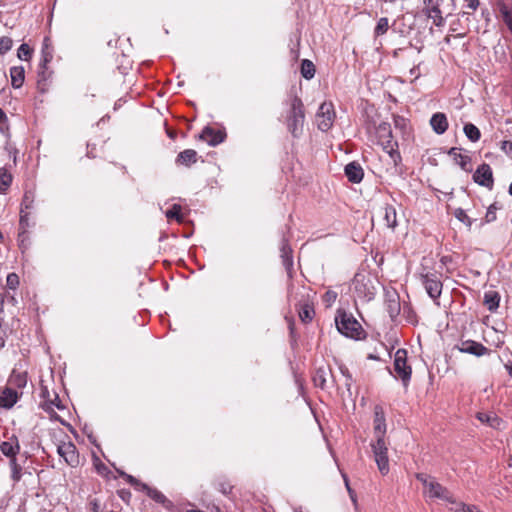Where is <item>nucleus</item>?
Segmentation results:
<instances>
[{
  "label": "nucleus",
  "mask_w": 512,
  "mask_h": 512,
  "mask_svg": "<svg viewBox=\"0 0 512 512\" xmlns=\"http://www.w3.org/2000/svg\"><path fill=\"white\" fill-rule=\"evenodd\" d=\"M284 123L294 138H299L303 134L305 108L302 100L296 95L290 99L289 108L284 114Z\"/></svg>",
  "instance_id": "f257e3e1"
},
{
  "label": "nucleus",
  "mask_w": 512,
  "mask_h": 512,
  "mask_svg": "<svg viewBox=\"0 0 512 512\" xmlns=\"http://www.w3.org/2000/svg\"><path fill=\"white\" fill-rule=\"evenodd\" d=\"M376 137L378 143L389 154L394 165L397 166L398 163L401 162V155L397 150V142L393 141L391 125L387 122H381L376 127Z\"/></svg>",
  "instance_id": "f03ea898"
},
{
  "label": "nucleus",
  "mask_w": 512,
  "mask_h": 512,
  "mask_svg": "<svg viewBox=\"0 0 512 512\" xmlns=\"http://www.w3.org/2000/svg\"><path fill=\"white\" fill-rule=\"evenodd\" d=\"M416 479L423 484V493L425 496L429 498L441 499L444 501L451 499V493L439 482H437L434 477L425 473H417Z\"/></svg>",
  "instance_id": "7ed1b4c3"
},
{
  "label": "nucleus",
  "mask_w": 512,
  "mask_h": 512,
  "mask_svg": "<svg viewBox=\"0 0 512 512\" xmlns=\"http://www.w3.org/2000/svg\"><path fill=\"white\" fill-rule=\"evenodd\" d=\"M337 330L344 336L352 339H360L363 332L359 322L345 312L339 313L335 318Z\"/></svg>",
  "instance_id": "20e7f679"
},
{
  "label": "nucleus",
  "mask_w": 512,
  "mask_h": 512,
  "mask_svg": "<svg viewBox=\"0 0 512 512\" xmlns=\"http://www.w3.org/2000/svg\"><path fill=\"white\" fill-rule=\"evenodd\" d=\"M407 355V350L402 348L398 349L394 355L395 378L400 379L404 387H408L412 375V368L407 363Z\"/></svg>",
  "instance_id": "39448f33"
},
{
  "label": "nucleus",
  "mask_w": 512,
  "mask_h": 512,
  "mask_svg": "<svg viewBox=\"0 0 512 512\" xmlns=\"http://www.w3.org/2000/svg\"><path fill=\"white\" fill-rule=\"evenodd\" d=\"M353 289L356 296L364 302L371 301L375 294L376 288L373 285L372 279L364 274H356L353 279Z\"/></svg>",
  "instance_id": "423d86ee"
},
{
  "label": "nucleus",
  "mask_w": 512,
  "mask_h": 512,
  "mask_svg": "<svg viewBox=\"0 0 512 512\" xmlns=\"http://www.w3.org/2000/svg\"><path fill=\"white\" fill-rule=\"evenodd\" d=\"M371 447L379 471L383 475L387 474L389 472L388 447L384 437L376 438Z\"/></svg>",
  "instance_id": "0eeeda50"
},
{
  "label": "nucleus",
  "mask_w": 512,
  "mask_h": 512,
  "mask_svg": "<svg viewBox=\"0 0 512 512\" xmlns=\"http://www.w3.org/2000/svg\"><path fill=\"white\" fill-rule=\"evenodd\" d=\"M335 110L332 102H323L317 113L316 123L319 130L327 132L333 126L335 120Z\"/></svg>",
  "instance_id": "6e6552de"
},
{
  "label": "nucleus",
  "mask_w": 512,
  "mask_h": 512,
  "mask_svg": "<svg viewBox=\"0 0 512 512\" xmlns=\"http://www.w3.org/2000/svg\"><path fill=\"white\" fill-rule=\"evenodd\" d=\"M444 0H423V14L433 21L437 27H442L445 23L441 5Z\"/></svg>",
  "instance_id": "1a4fd4ad"
},
{
  "label": "nucleus",
  "mask_w": 512,
  "mask_h": 512,
  "mask_svg": "<svg viewBox=\"0 0 512 512\" xmlns=\"http://www.w3.org/2000/svg\"><path fill=\"white\" fill-rule=\"evenodd\" d=\"M422 284L427 294L434 300L438 299L442 293L443 284L436 273L428 272L421 275Z\"/></svg>",
  "instance_id": "9d476101"
},
{
  "label": "nucleus",
  "mask_w": 512,
  "mask_h": 512,
  "mask_svg": "<svg viewBox=\"0 0 512 512\" xmlns=\"http://www.w3.org/2000/svg\"><path fill=\"white\" fill-rule=\"evenodd\" d=\"M57 452L69 466L76 467L79 465V453L73 442H61L57 446Z\"/></svg>",
  "instance_id": "9b49d317"
},
{
  "label": "nucleus",
  "mask_w": 512,
  "mask_h": 512,
  "mask_svg": "<svg viewBox=\"0 0 512 512\" xmlns=\"http://www.w3.org/2000/svg\"><path fill=\"white\" fill-rule=\"evenodd\" d=\"M473 179L480 186L486 187L489 190H491L494 185V178L490 165L483 163L480 166H478L473 175Z\"/></svg>",
  "instance_id": "f8f14e48"
},
{
  "label": "nucleus",
  "mask_w": 512,
  "mask_h": 512,
  "mask_svg": "<svg viewBox=\"0 0 512 512\" xmlns=\"http://www.w3.org/2000/svg\"><path fill=\"white\" fill-rule=\"evenodd\" d=\"M456 348L461 353L471 354L476 357H481L490 353V350L487 347L473 340L462 341L459 345L456 346Z\"/></svg>",
  "instance_id": "ddd939ff"
},
{
  "label": "nucleus",
  "mask_w": 512,
  "mask_h": 512,
  "mask_svg": "<svg viewBox=\"0 0 512 512\" xmlns=\"http://www.w3.org/2000/svg\"><path fill=\"white\" fill-rule=\"evenodd\" d=\"M386 433V419L383 408L379 405L374 408V435L375 438L384 437Z\"/></svg>",
  "instance_id": "4468645a"
},
{
  "label": "nucleus",
  "mask_w": 512,
  "mask_h": 512,
  "mask_svg": "<svg viewBox=\"0 0 512 512\" xmlns=\"http://www.w3.org/2000/svg\"><path fill=\"white\" fill-rule=\"evenodd\" d=\"M200 139L206 141L210 146H216L224 141L225 134L220 130L206 126L200 134Z\"/></svg>",
  "instance_id": "2eb2a0df"
},
{
  "label": "nucleus",
  "mask_w": 512,
  "mask_h": 512,
  "mask_svg": "<svg viewBox=\"0 0 512 512\" xmlns=\"http://www.w3.org/2000/svg\"><path fill=\"white\" fill-rule=\"evenodd\" d=\"M380 215L387 228L394 230L397 226V212L393 205L385 204L380 209Z\"/></svg>",
  "instance_id": "dca6fc26"
},
{
  "label": "nucleus",
  "mask_w": 512,
  "mask_h": 512,
  "mask_svg": "<svg viewBox=\"0 0 512 512\" xmlns=\"http://www.w3.org/2000/svg\"><path fill=\"white\" fill-rule=\"evenodd\" d=\"M141 488L155 502L162 504L166 509H171L173 503L159 490L151 488L147 484L141 483Z\"/></svg>",
  "instance_id": "f3484780"
},
{
  "label": "nucleus",
  "mask_w": 512,
  "mask_h": 512,
  "mask_svg": "<svg viewBox=\"0 0 512 512\" xmlns=\"http://www.w3.org/2000/svg\"><path fill=\"white\" fill-rule=\"evenodd\" d=\"M345 175L352 183H360L364 176V171L358 162H350L345 166Z\"/></svg>",
  "instance_id": "a211bd4d"
},
{
  "label": "nucleus",
  "mask_w": 512,
  "mask_h": 512,
  "mask_svg": "<svg viewBox=\"0 0 512 512\" xmlns=\"http://www.w3.org/2000/svg\"><path fill=\"white\" fill-rule=\"evenodd\" d=\"M18 392L10 387H6L0 393V408L11 409L18 401Z\"/></svg>",
  "instance_id": "6ab92c4d"
},
{
  "label": "nucleus",
  "mask_w": 512,
  "mask_h": 512,
  "mask_svg": "<svg viewBox=\"0 0 512 512\" xmlns=\"http://www.w3.org/2000/svg\"><path fill=\"white\" fill-rule=\"evenodd\" d=\"M461 148L452 147L448 154L453 157L454 161L461 167L462 170L471 171V158L468 155L461 153Z\"/></svg>",
  "instance_id": "aec40b11"
},
{
  "label": "nucleus",
  "mask_w": 512,
  "mask_h": 512,
  "mask_svg": "<svg viewBox=\"0 0 512 512\" xmlns=\"http://www.w3.org/2000/svg\"><path fill=\"white\" fill-rule=\"evenodd\" d=\"M430 125L436 134L441 135L445 133L448 129V120L446 115L441 112L433 114L430 119Z\"/></svg>",
  "instance_id": "412c9836"
},
{
  "label": "nucleus",
  "mask_w": 512,
  "mask_h": 512,
  "mask_svg": "<svg viewBox=\"0 0 512 512\" xmlns=\"http://www.w3.org/2000/svg\"><path fill=\"white\" fill-rule=\"evenodd\" d=\"M1 452L9 457L10 459L16 458V455L20 451V445L18 442V438L16 436H12L9 441H4L0 445Z\"/></svg>",
  "instance_id": "4be33fe9"
},
{
  "label": "nucleus",
  "mask_w": 512,
  "mask_h": 512,
  "mask_svg": "<svg viewBox=\"0 0 512 512\" xmlns=\"http://www.w3.org/2000/svg\"><path fill=\"white\" fill-rule=\"evenodd\" d=\"M476 417L479 421L487 424L488 426L494 429L502 428L503 420L500 417H498L494 412H478Z\"/></svg>",
  "instance_id": "5701e85b"
},
{
  "label": "nucleus",
  "mask_w": 512,
  "mask_h": 512,
  "mask_svg": "<svg viewBox=\"0 0 512 512\" xmlns=\"http://www.w3.org/2000/svg\"><path fill=\"white\" fill-rule=\"evenodd\" d=\"M11 85L18 89L22 87L25 80V70L23 66H14L10 68Z\"/></svg>",
  "instance_id": "b1692460"
},
{
  "label": "nucleus",
  "mask_w": 512,
  "mask_h": 512,
  "mask_svg": "<svg viewBox=\"0 0 512 512\" xmlns=\"http://www.w3.org/2000/svg\"><path fill=\"white\" fill-rule=\"evenodd\" d=\"M386 309L389 314V316L394 319L396 318L400 313V302L399 297L397 293H392L388 295V298L386 300Z\"/></svg>",
  "instance_id": "393cba45"
},
{
  "label": "nucleus",
  "mask_w": 512,
  "mask_h": 512,
  "mask_svg": "<svg viewBox=\"0 0 512 512\" xmlns=\"http://www.w3.org/2000/svg\"><path fill=\"white\" fill-rule=\"evenodd\" d=\"M197 161V152L193 149H186L180 152L176 158L178 165L190 166Z\"/></svg>",
  "instance_id": "a878e982"
},
{
  "label": "nucleus",
  "mask_w": 512,
  "mask_h": 512,
  "mask_svg": "<svg viewBox=\"0 0 512 512\" xmlns=\"http://www.w3.org/2000/svg\"><path fill=\"white\" fill-rule=\"evenodd\" d=\"M280 252L284 267L287 270H290L293 267L292 250L288 244V241L285 239L282 240Z\"/></svg>",
  "instance_id": "bb28decb"
},
{
  "label": "nucleus",
  "mask_w": 512,
  "mask_h": 512,
  "mask_svg": "<svg viewBox=\"0 0 512 512\" xmlns=\"http://www.w3.org/2000/svg\"><path fill=\"white\" fill-rule=\"evenodd\" d=\"M500 295L497 291H487L484 294V304L490 312H494L499 307Z\"/></svg>",
  "instance_id": "cd10ccee"
},
{
  "label": "nucleus",
  "mask_w": 512,
  "mask_h": 512,
  "mask_svg": "<svg viewBox=\"0 0 512 512\" xmlns=\"http://www.w3.org/2000/svg\"><path fill=\"white\" fill-rule=\"evenodd\" d=\"M298 315L303 323L311 322L315 315L313 306L309 303L302 304L298 310Z\"/></svg>",
  "instance_id": "c85d7f7f"
},
{
  "label": "nucleus",
  "mask_w": 512,
  "mask_h": 512,
  "mask_svg": "<svg viewBox=\"0 0 512 512\" xmlns=\"http://www.w3.org/2000/svg\"><path fill=\"white\" fill-rule=\"evenodd\" d=\"M498 10L503 22L506 24L508 30L512 33V8H510L505 3H499Z\"/></svg>",
  "instance_id": "c756f323"
},
{
  "label": "nucleus",
  "mask_w": 512,
  "mask_h": 512,
  "mask_svg": "<svg viewBox=\"0 0 512 512\" xmlns=\"http://www.w3.org/2000/svg\"><path fill=\"white\" fill-rule=\"evenodd\" d=\"M328 374H329V371L325 367H319L313 376V381H314L315 386H317L321 389H325Z\"/></svg>",
  "instance_id": "7c9ffc66"
},
{
  "label": "nucleus",
  "mask_w": 512,
  "mask_h": 512,
  "mask_svg": "<svg viewBox=\"0 0 512 512\" xmlns=\"http://www.w3.org/2000/svg\"><path fill=\"white\" fill-rule=\"evenodd\" d=\"M301 75L307 79L310 80L315 75V66L312 63V61L308 59H304L301 63Z\"/></svg>",
  "instance_id": "2f4dec72"
},
{
  "label": "nucleus",
  "mask_w": 512,
  "mask_h": 512,
  "mask_svg": "<svg viewBox=\"0 0 512 512\" xmlns=\"http://www.w3.org/2000/svg\"><path fill=\"white\" fill-rule=\"evenodd\" d=\"M463 130L466 137L472 142H477L481 137L480 130L472 123L465 124Z\"/></svg>",
  "instance_id": "473e14b6"
},
{
  "label": "nucleus",
  "mask_w": 512,
  "mask_h": 512,
  "mask_svg": "<svg viewBox=\"0 0 512 512\" xmlns=\"http://www.w3.org/2000/svg\"><path fill=\"white\" fill-rule=\"evenodd\" d=\"M29 227V213L21 208L20 210V220H19V236H25L27 229Z\"/></svg>",
  "instance_id": "72a5a7b5"
},
{
  "label": "nucleus",
  "mask_w": 512,
  "mask_h": 512,
  "mask_svg": "<svg viewBox=\"0 0 512 512\" xmlns=\"http://www.w3.org/2000/svg\"><path fill=\"white\" fill-rule=\"evenodd\" d=\"M9 465H10V468H11V478H12V480L14 482L20 481L21 476H22V474H21L22 467H21L20 464H18L17 459L16 458L10 459Z\"/></svg>",
  "instance_id": "f704fd0d"
},
{
  "label": "nucleus",
  "mask_w": 512,
  "mask_h": 512,
  "mask_svg": "<svg viewBox=\"0 0 512 512\" xmlns=\"http://www.w3.org/2000/svg\"><path fill=\"white\" fill-rule=\"evenodd\" d=\"M12 183V176L4 169H0V192H5Z\"/></svg>",
  "instance_id": "c9c22d12"
},
{
  "label": "nucleus",
  "mask_w": 512,
  "mask_h": 512,
  "mask_svg": "<svg viewBox=\"0 0 512 512\" xmlns=\"http://www.w3.org/2000/svg\"><path fill=\"white\" fill-rule=\"evenodd\" d=\"M167 219H175L179 223L183 221V216L181 215V206L178 204H174L171 209L167 210L165 213Z\"/></svg>",
  "instance_id": "e433bc0d"
},
{
  "label": "nucleus",
  "mask_w": 512,
  "mask_h": 512,
  "mask_svg": "<svg viewBox=\"0 0 512 512\" xmlns=\"http://www.w3.org/2000/svg\"><path fill=\"white\" fill-rule=\"evenodd\" d=\"M388 28H389L388 18L387 17H381L378 20L377 25H376V27L374 29L375 36L384 35L388 31Z\"/></svg>",
  "instance_id": "4c0bfd02"
},
{
  "label": "nucleus",
  "mask_w": 512,
  "mask_h": 512,
  "mask_svg": "<svg viewBox=\"0 0 512 512\" xmlns=\"http://www.w3.org/2000/svg\"><path fill=\"white\" fill-rule=\"evenodd\" d=\"M454 216L459 220L461 221L462 223H464L465 225H467L468 227H471L472 225V220L470 219V217L467 215V213L465 212V210H463L462 208H457L454 212Z\"/></svg>",
  "instance_id": "58836bf2"
},
{
  "label": "nucleus",
  "mask_w": 512,
  "mask_h": 512,
  "mask_svg": "<svg viewBox=\"0 0 512 512\" xmlns=\"http://www.w3.org/2000/svg\"><path fill=\"white\" fill-rule=\"evenodd\" d=\"M32 55V49L26 44L23 43L20 45L17 51V56L21 60H28Z\"/></svg>",
  "instance_id": "ea45409f"
},
{
  "label": "nucleus",
  "mask_w": 512,
  "mask_h": 512,
  "mask_svg": "<svg viewBox=\"0 0 512 512\" xmlns=\"http://www.w3.org/2000/svg\"><path fill=\"white\" fill-rule=\"evenodd\" d=\"M13 46V41L10 37L3 36L0 37V54H5L8 52Z\"/></svg>",
  "instance_id": "a19ab883"
},
{
  "label": "nucleus",
  "mask_w": 512,
  "mask_h": 512,
  "mask_svg": "<svg viewBox=\"0 0 512 512\" xmlns=\"http://www.w3.org/2000/svg\"><path fill=\"white\" fill-rule=\"evenodd\" d=\"M338 297V293L334 290H328L323 296V302L327 307H331Z\"/></svg>",
  "instance_id": "79ce46f5"
},
{
  "label": "nucleus",
  "mask_w": 512,
  "mask_h": 512,
  "mask_svg": "<svg viewBox=\"0 0 512 512\" xmlns=\"http://www.w3.org/2000/svg\"><path fill=\"white\" fill-rule=\"evenodd\" d=\"M499 209L496 203L491 204L486 212L485 220L486 222H493L496 220V210Z\"/></svg>",
  "instance_id": "37998d69"
},
{
  "label": "nucleus",
  "mask_w": 512,
  "mask_h": 512,
  "mask_svg": "<svg viewBox=\"0 0 512 512\" xmlns=\"http://www.w3.org/2000/svg\"><path fill=\"white\" fill-rule=\"evenodd\" d=\"M6 285L10 289H16L19 285V277L16 273H9L6 278Z\"/></svg>",
  "instance_id": "c03bdc74"
},
{
  "label": "nucleus",
  "mask_w": 512,
  "mask_h": 512,
  "mask_svg": "<svg viewBox=\"0 0 512 512\" xmlns=\"http://www.w3.org/2000/svg\"><path fill=\"white\" fill-rule=\"evenodd\" d=\"M9 130L8 118L5 112L0 108V131L6 133Z\"/></svg>",
  "instance_id": "a18cd8bd"
},
{
  "label": "nucleus",
  "mask_w": 512,
  "mask_h": 512,
  "mask_svg": "<svg viewBox=\"0 0 512 512\" xmlns=\"http://www.w3.org/2000/svg\"><path fill=\"white\" fill-rule=\"evenodd\" d=\"M217 488L220 492H222L223 494H229L232 490V485L228 482H225V481H219L217 483Z\"/></svg>",
  "instance_id": "49530a36"
},
{
  "label": "nucleus",
  "mask_w": 512,
  "mask_h": 512,
  "mask_svg": "<svg viewBox=\"0 0 512 512\" xmlns=\"http://www.w3.org/2000/svg\"><path fill=\"white\" fill-rule=\"evenodd\" d=\"M446 501L452 505L450 507L451 510H453L455 512H464V509L462 510V506H465V503L455 501L452 496H451L450 500H446Z\"/></svg>",
  "instance_id": "de8ad7c7"
},
{
  "label": "nucleus",
  "mask_w": 512,
  "mask_h": 512,
  "mask_svg": "<svg viewBox=\"0 0 512 512\" xmlns=\"http://www.w3.org/2000/svg\"><path fill=\"white\" fill-rule=\"evenodd\" d=\"M48 78V75H47V67L46 68H42L40 65H39V69H38V85H41L42 82H45Z\"/></svg>",
  "instance_id": "09e8293b"
},
{
  "label": "nucleus",
  "mask_w": 512,
  "mask_h": 512,
  "mask_svg": "<svg viewBox=\"0 0 512 512\" xmlns=\"http://www.w3.org/2000/svg\"><path fill=\"white\" fill-rule=\"evenodd\" d=\"M89 512H102L100 502L97 499L90 500Z\"/></svg>",
  "instance_id": "8fccbe9b"
},
{
  "label": "nucleus",
  "mask_w": 512,
  "mask_h": 512,
  "mask_svg": "<svg viewBox=\"0 0 512 512\" xmlns=\"http://www.w3.org/2000/svg\"><path fill=\"white\" fill-rule=\"evenodd\" d=\"M340 370H341L342 374L346 377L345 385H346L347 389L350 390L352 376L346 367H341Z\"/></svg>",
  "instance_id": "3c124183"
},
{
  "label": "nucleus",
  "mask_w": 512,
  "mask_h": 512,
  "mask_svg": "<svg viewBox=\"0 0 512 512\" xmlns=\"http://www.w3.org/2000/svg\"><path fill=\"white\" fill-rule=\"evenodd\" d=\"M32 200L29 198L28 194L26 193L23 198V202L21 204V208H24V210L29 209L32 204Z\"/></svg>",
  "instance_id": "603ef678"
},
{
  "label": "nucleus",
  "mask_w": 512,
  "mask_h": 512,
  "mask_svg": "<svg viewBox=\"0 0 512 512\" xmlns=\"http://www.w3.org/2000/svg\"><path fill=\"white\" fill-rule=\"evenodd\" d=\"M50 60H51V55H50L49 53H45V52H43V58H42V60H41V62H40V66H41L42 68H46V66H47V64H48V62H49Z\"/></svg>",
  "instance_id": "864d4df0"
},
{
  "label": "nucleus",
  "mask_w": 512,
  "mask_h": 512,
  "mask_svg": "<svg viewBox=\"0 0 512 512\" xmlns=\"http://www.w3.org/2000/svg\"><path fill=\"white\" fill-rule=\"evenodd\" d=\"M347 491H348L351 501L353 502V504L355 506H357V496H356L355 491L351 487H348Z\"/></svg>",
  "instance_id": "5fc2aeb1"
},
{
  "label": "nucleus",
  "mask_w": 512,
  "mask_h": 512,
  "mask_svg": "<svg viewBox=\"0 0 512 512\" xmlns=\"http://www.w3.org/2000/svg\"><path fill=\"white\" fill-rule=\"evenodd\" d=\"M467 1H468L467 7L473 11L476 10L477 7L479 6V0H467Z\"/></svg>",
  "instance_id": "6e6d98bb"
},
{
  "label": "nucleus",
  "mask_w": 512,
  "mask_h": 512,
  "mask_svg": "<svg viewBox=\"0 0 512 512\" xmlns=\"http://www.w3.org/2000/svg\"><path fill=\"white\" fill-rule=\"evenodd\" d=\"M127 481H128L131 485H138V484H139V485H141V484L139 483V481H138L135 477H133V476H131V475H127Z\"/></svg>",
  "instance_id": "4d7b16f0"
},
{
  "label": "nucleus",
  "mask_w": 512,
  "mask_h": 512,
  "mask_svg": "<svg viewBox=\"0 0 512 512\" xmlns=\"http://www.w3.org/2000/svg\"><path fill=\"white\" fill-rule=\"evenodd\" d=\"M26 240H28V234L27 233L25 234V236H22L21 238L18 235V241H19L20 247H24V243H25Z\"/></svg>",
  "instance_id": "13d9d810"
},
{
  "label": "nucleus",
  "mask_w": 512,
  "mask_h": 512,
  "mask_svg": "<svg viewBox=\"0 0 512 512\" xmlns=\"http://www.w3.org/2000/svg\"><path fill=\"white\" fill-rule=\"evenodd\" d=\"M410 74H411V76H413L414 78H418V77H419V69H418V67H413V68L410 70Z\"/></svg>",
  "instance_id": "bf43d9fd"
},
{
  "label": "nucleus",
  "mask_w": 512,
  "mask_h": 512,
  "mask_svg": "<svg viewBox=\"0 0 512 512\" xmlns=\"http://www.w3.org/2000/svg\"><path fill=\"white\" fill-rule=\"evenodd\" d=\"M343 478H344L346 489L348 490V487H350L349 480H348V478L345 475H343Z\"/></svg>",
  "instance_id": "052dcab7"
},
{
  "label": "nucleus",
  "mask_w": 512,
  "mask_h": 512,
  "mask_svg": "<svg viewBox=\"0 0 512 512\" xmlns=\"http://www.w3.org/2000/svg\"><path fill=\"white\" fill-rule=\"evenodd\" d=\"M53 404H54L53 402H51L50 404H47V406L45 407V410L49 411Z\"/></svg>",
  "instance_id": "680f3d73"
},
{
  "label": "nucleus",
  "mask_w": 512,
  "mask_h": 512,
  "mask_svg": "<svg viewBox=\"0 0 512 512\" xmlns=\"http://www.w3.org/2000/svg\"><path fill=\"white\" fill-rule=\"evenodd\" d=\"M504 145H509L510 148L512 149V142H509V141H504L503 142Z\"/></svg>",
  "instance_id": "e2e57ef3"
},
{
  "label": "nucleus",
  "mask_w": 512,
  "mask_h": 512,
  "mask_svg": "<svg viewBox=\"0 0 512 512\" xmlns=\"http://www.w3.org/2000/svg\"><path fill=\"white\" fill-rule=\"evenodd\" d=\"M509 194L512 196V183L509 185V190H508Z\"/></svg>",
  "instance_id": "0e129e2a"
},
{
  "label": "nucleus",
  "mask_w": 512,
  "mask_h": 512,
  "mask_svg": "<svg viewBox=\"0 0 512 512\" xmlns=\"http://www.w3.org/2000/svg\"><path fill=\"white\" fill-rule=\"evenodd\" d=\"M55 405H56V407H57L58 409H62V408H63V406H62L59 402H58V403H56Z\"/></svg>",
  "instance_id": "69168bd1"
},
{
  "label": "nucleus",
  "mask_w": 512,
  "mask_h": 512,
  "mask_svg": "<svg viewBox=\"0 0 512 512\" xmlns=\"http://www.w3.org/2000/svg\"><path fill=\"white\" fill-rule=\"evenodd\" d=\"M369 358H370V359H374V360H377V359H378L377 357H375V356H373V355H369Z\"/></svg>",
  "instance_id": "338daca9"
}]
</instances>
